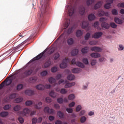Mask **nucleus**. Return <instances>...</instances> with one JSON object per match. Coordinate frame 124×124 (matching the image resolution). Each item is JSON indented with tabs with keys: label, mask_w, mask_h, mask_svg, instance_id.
<instances>
[{
	"label": "nucleus",
	"mask_w": 124,
	"mask_h": 124,
	"mask_svg": "<svg viewBox=\"0 0 124 124\" xmlns=\"http://www.w3.org/2000/svg\"><path fill=\"white\" fill-rule=\"evenodd\" d=\"M50 0H44L41 3L40 11L38 15V20L40 25H42L44 21V16L49 13L48 12L50 7L49 6Z\"/></svg>",
	"instance_id": "nucleus-1"
},
{
	"label": "nucleus",
	"mask_w": 124,
	"mask_h": 124,
	"mask_svg": "<svg viewBox=\"0 0 124 124\" xmlns=\"http://www.w3.org/2000/svg\"><path fill=\"white\" fill-rule=\"evenodd\" d=\"M48 51V49L46 48L42 52L37 55L36 57L32 59L27 64H29V63H31V62H33L35 61H38V60H40L42 58H46L45 56V53Z\"/></svg>",
	"instance_id": "nucleus-2"
},
{
	"label": "nucleus",
	"mask_w": 124,
	"mask_h": 124,
	"mask_svg": "<svg viewBox=\"0 0 124 124\" xmlns=\"http://www.w3.org/2000/svg\"><path fill=\"white\" fill-rule=\"evenodd\" d=\"M33 73V69L32 68H30L26 69L24 71L23 73L21 74V78L25 79V78H28L30 76H31V75Z\"/></svg>",
	"instance_id": "nucleus-3"
},
{
	"label": "nucleus",
	"mask_w": 124,
	"mask_h": 124,
	"mask_svg": "<svg viewBox=\"0 0 124 124\" xmlns=\"http://www.w3.org/2000/svg\"><path fill=\"white\" fill-rule=\"evenodd\" d=\"M38 31H39V27H37L35 28H34L32 30V31L31 32V34L30 37V38H33V37H35V36L37 33H38Z\"/></svg>",
	"instance_id": "nucleus-4"
},
{
	"label": "nucleus",
	"mask_w": 124,
	"mask_h": 124,
	"mask_svg": "<svg viewBox=\"0 0 124 124\" xmlns=\"http://www.w3.org/2000/svg\"><path fill=\"white\" fill-rule=\"evenodd\" d=\"M103 35V33L102 31L96 32L93 34V38H94V39H98V38H100Z\"/></svg>",
	"instance_id": "nucleus-5"
},
{
	"label": "nucleus",
	"mask_w": 124,
	"mask_h": 124,
	"mask_svg": "<svg viewBox=\"0 0 124 124\" xmlns=\"http://www.w3.org/2000/svg\"><path fill=\"white\" fill-rule=\"evenodd\" d=\"M68 60V59H65L62 61V62L60 65V68L63 69L67 67V63H66V62H67Z\"/></svg>",
	"instance_id": "nucleus-6"
},
{
	"label": "nucleus",
	"mask_w": 124,
	"mask_h": 124,
	"mask_svg": "<svg viewBox=\"0 0 124 124\" xmlns=\"http://www.w3.org/2000/svg\"><path fill=\"white\" fill-rule=\"evenodd\" d=\"M105 14L106 16H107L108 13V12L105 13V12L102 9L99 10L98 12V16H99V17H102L103 16H104Z\"/></svg>",
	"instance_id": "nucleus-7"
},
{
	"label": "nucleus",
	"mask_w": 124,
	"mask_h": 124,
	"mask_svg": "<svg viewBox=\"0 0 124 124\" xmlns=\"http://www.w3.org/2000/svg\"><path fill=\"white\" fill-rule=\"evenodd\" d=\"M114 21L115 23H116V24H117L118 25H123L124 23V21L122 19L117 17H114Z\"/></svg>",
	"instance_id": "nucleus-8"
},
{
	"label": "nucleus",
	"mask_w": 124,
	"mask_h": 124,
	"mask_svg": "<svg viewBox=\"0 0 124 124\" xmlns=\"http://www.w3.org/2000/svg\"><path fill=\"white\" fill-rule=\"evenodd\" d=\"M102 5V3L101 2V1H98L93 6V9L94 10H97V9L100 8Z\"/></svg>",
	"instance_id": "nucleus-9"
},
{
	"label": "nucleus",
	"mask_w": 124,
	"mask_h": 124,
	"mask_svg": "<svg viewBox=\"0 0 124 124\" xmlns=\"http://www.w3.org/2000/svg\"><path fill=\"white\" fill-rule=\"evenodd\" d=\"M101 27L105 29V30H109L110 29V25L107 22H102L101 24Z\"/></svg>",
	"instance_id": "nucleus-10"
},
{
	"label": "nucleus",
	"mask_w": 124,
	"mask_h": 124,
	"mask_svg": "<svg viewBox=\"0 0 124 124\" xmlns=\"http://www.w3.org/2000/svg\"><path fill=\"white\" fill-rule=\"evenodd\" d=\"M51 59L49 58L48 60L46 61L44 64V68H47V67H49V66L51 65Z\"/></svg>",
	"instance_id": "nucleus-11"
},
{
	"label": "nucleus",
	"mask_w": 124,
	"mask_h": 124,
	"mask_svg": "<svg viewBox=\"0 0 124 124\" xmlns=\"http://www.w3.org/2000/svg\"><path fill=\"white\" fill-rule=\"evenodd\" d=\"M91 51H94V52H101L102 49L98 46H93L91 48Z\"/></svg>",
	"instance_id": "nucleus-12"
},
{
	"label": "nucleus",
	"mask_w": 124,
	"mask_h": 124,
	"mask_svg": "<svg viewBox=\"0 0 124 124\" xmlns=\"http://www.w3.org/2000/svg\"><path fill=\"white\" fill-rule=\"evenodd\" d=\"M25 93L29 96H31V95L34 94V91L31 89L27 90L25 91Z\"/></svg>",
	"instance_id": "nucleus-13"
},
{
	"label": "nucleus",
	"mask_w": 124,
	"mask_h": 124,
	"mask_svg": "<svg viewBox=\"0 0 124 124\" xmlns=\"http://www.w3.org/2000/svg\"><path fill=\"white\" fill-rule=\"evenodd\" d=\"M79 14L83 16L85 14V12L86 11V9H85L84 7L81 6L79 8Z\"/></svg>",
	"instance_id": "nucleus-14"
},
{
	"label": "nucleus",
	"mask_w": 124,
	"mask_h": 124,
	"mask_svg": "<svg viewBox=\"0 0 124 124\" xmlns=\"http://www.w3.org/2000/svg\"><path fill=\"white\" fill-rule=\"evenodd\" d=\"M95 18V16L93 14H91L88 16V21H94Z\"/></svg>",
	"instance_id": "nucleus-15"
},
{
	"label": "nucleus",
	"mask_w": 124,
	"mask_h": 124,
	"mask_svg": "<svg viewBox=\"0 0 124 124\" xmlns=\"http://www.w3.org/2000/svg\"><path fill=\"white\" fill-rule=\"evenodd\" d=\"M89 27V22L87 21H84L82 22L81 24V28L82 29H87Z\"/></svg>",
	"instance_id": "nucleus-16"
},
{
	"label": "nucleus",
	"mask_w": 124,
	"mask_h": 124,
	"mask_svg": "<svg viewBox=\"0 0 124 124\" xmlns=\"http://www.w3.org/2000/svg\"><path fill=\"white\" fill-rule=\"evenodd\" d=\"M79 53V50L77 48L74 49L71 52V55L73 57H75L77 55H78Z\"/></svg>",
	"instance_id": "nucleus-17"
},
{
	"label": "nucleus",
	"mask_w": 124,
	"mask_h": 124,
	"mask_svg": "<svg viewBox=\"0 0 124 124\" xmlns=\"http://www.w3.org/2000/svg\"><path fill=\"white\" fill-rule=\"evenodd\" d=\"M75 10V8H74V7H71L68 10L69 16L71 17V16H72L73 15V14H74Z\"/></svg>",
	"instance_id": "nucleus-18"
},
{
	"label": "nucleus",
	"mask_w": 124,
	"mask_h": 124,
	"mask_svg": "<svg viewBox=\"0 0 124 124\" xmlns=\"http://www.w3.org/2000/svg\"><path fill=\"white\" fill-rule=\"evenodd\" d=\"M90 56L91 57H92V58H100V56H101L100 54L97 52L92 53L91 54Z\"/></svg>",
	"instance_id": "nucleus-19"
},
{
	"label": "nucleus",
	"mask_w": 124,
	"mask_h": 124,
	"mask_svg": "<svg viewBox=\"0 0 124 124\" xmlns=\"http://www.w3.org/2000/svg\"><path fill=\"white\" fill-rule=\"evenodd\" d=\"M83 35V32L81 30H78L76 32V36L77 37H81V36Z\"/></svg>",
	"instance_id": "nucleus-20"
},
{
	"label": "nucleus",
	"mask_w": 124,
	"mask_h": 124,
	"mask_svg": "<svg viewBox=\"0 0 124 124\" xmlns=\"http://www.w3.org/2000/svg\"><path fill=\"white\" fill-rule=\"evenodd\" d=\"M82 54H87L89 53V47L85 46L81 49Z\"/></svg>",
	"instance_id": "nucleus-21"
},
{
	"label": "nucleus",
	"mask_w": 124,
	"mask_h": 124,
	"mask_svg": "<svg viewBox=\"0 0 124 124\" xmlns=\"http://www.w3.org/2000/svg\"><path fill=\"white\" fill-rule=\"evenodd\" d=\"M72 73L77 74V73H80L81 72V69L79 68H75L72 69Z\"/></svg>",
	"instance_id": "nucleus-22"
},
{
	"label": "nucleus",
	"mask_w": 124,
	"mask_h": 124,
	"mask_svg": "<svg viewBox=\"0 0 124 124\" xmlns=\"http://www.w3.org/2000/svg\"><path fill=\"white\" fill-rule=\"evenodd\" d=\"M57 115L60 119H63L64 118V114H63L61 110L57 111Z\"/></svg>",
	"instance_id": "nucleus-23"
},
{
	"label": "nucleus",
	"mask_w": 124,
	"mask_h": 124,
	"mask_svg": "<svg viewBox=\"0 0 124 124\" xmlns=\"http://www.w3.org/2000/svg\"><path fill=\"white\" fill-rule=\"evenodd\" d=\"M35 88L37 90H39V91H43V90H44V85L39 84L36 85Z\"/></svg>",
	"instance_id": "nucleus-24"
},
{
	"label": "nucleus",
	"mask_w": 124,
	"mask_h": 124,
	"mask_svg": "<svg viewBox=\"0 0 124 124\" xmlns=\"http://www.w3.org/2000/svg\"><path fill=\"white\" fill-rule=\"evenodd\" d=\"M76 65L78 67H80V68H85V65L80 62H78L76 63Z\"/></svg>",
	"instance_id": "nucleus-25"
},
{
	"label": "nucleus",
	"mask_w": 124,
	"mask_h": 124,
	"mask_svg": "<svg viewBox=\"0 0 124 124\" xmlns=\"http://www.w3.org/2000/svg\"><path fill=\"white\" fill-rule=\"evenodd\" d=\"M8 115V112L6 111H3L0 113V116L2 118H5V117H7Z\"/></svg>",
	"instance_id": "nucleus-26"
},
{
	"label": "nucleus",
	"mask_w": 124,
	"mask_h": 124,
	"mask_svg": "<svg viewBox=\"0 0 124 124\" xmlns=\"http://www.w3.org/2000/svg\"><path fill=\"white\" fill-rule=\"evenodd\" d=\"M67 80L72 81L75 79V76L74 75H69L67 77Z\"/></svg>",
	"instance_id": "nucleus-27"
},
{
	"label": "nucleus",
	"mask_w": 124,
	"mask_h": 124,
	"mask_svg": "<svg viewBox=\"0 0 124 124\" xmlns=\"http://www.w3.org/2000/svg\"><path fill=\"white\" fill-rule=\"evenodd\" d=\"M48 82L50 84H54L56 83V79L51 77L48 78Z\"/></svg>",
	"instance_id": "nucleus-28"
},
{
	"label": "nucleus",
	"mask_w": 124,
	"mask_h": 124,
	"mask_svg": "<svg viewBox=\"0 0 124 124\" xmlns=\"http://www.w3.org/2000/svg\"><path fill=\"white\" fill-rule=\"evenodd\" d=\"M95 0H87L86 4L87 6H90V5H92L93 3H94Z\"/></svg>",
	"instance_id": "nucleus-29"
},
{
	"label": "nucleus",
	"mask_w": 124,
	"mask_h": 124,
	"mask_svg": "<svg viewBox=\"0 0 124 124\" xmlns=\"http://www.w3.org/2000/svg\"><path fill=\"white\" fill-rule=\"evenodd\" d=\"M42 102H39L38 103V104H36L34 106L35 109H41V107L40 106H42Z\"/></svg>",
	"instance_id": "nucleus-30"
},
{
	"label": "nucleus",
	"mask_w": 124,
	"mask_h": 124,
	"mask_svg": "<svg viewBox=\"0 0 124 124\" xmlns=\"http://www.w3.org/2000/svg\"><path fill=\"white\" fill-rule=\"evenodd\" d=\"M68 45H72L74 43V40L73 38H70L67 41Z\"/></svg>",
	"instance_id": "nucleus-31"
},
{
	"label": "nucleus",
	"mask_w": 124,
	"mask_h": 124,
	"mask_svg": "<svg viewBox=\"0 0 124 124\" xmlns=\"http://www.w3.org/2000/svg\"><path fill=\"white\" fill-rule=\"evenodd\" d=\"M24 99L22 97H18L15 99V102L16 103H20V102H22L23 101Z\"/></svg>",
	"instance_id": "nucleus-32"
},
{
	"label": "nucleus",
	"mask_w": 124,
	"mask_h": 124,
	"mask_svg": "<svg viewBox=\"0 0 124 124\" xmlns=\"http://www.w3.org/2000/svg\"><path fill=\"white\" fill-rule=\"evenodd\" d=\"M24 88L23 84H19L16 86V91H21Z\"/></svg>",
	"instance_id": "nucleus-33"
},
{
	"label": "nucleus",
	"mask_w": 124,
	"mask_h": 124,
	"mask_svg": "<svg viewBox=\"0 0 124 124\" xmlns=\"http://www.w3.org/2000/svg\"><path fill=\"white\" fill-rule=\"evenodd\" d=\"M86 121H87V117L86 116H82L81 117L80 121L81 124H84V123L86 122Z\"/></svg>",
	"instance_id": "nucleus-34"
},
{
	"label": "nucleus",
	"mask_w": 124,
	"mask_h": 124,
	"mask_svg": "<svg viewBox=\"0 0 124 124\" xmlns=\"http://www.w3.org/2000/svg\"><path fill=\"white\" fill-rule=\"evenodd\" d=\"M91 37V33L87 32L84 36L85 40H89Z\"/></svg>",
	"instance_id": "nucleus-35"
},
{
	"label": "nucleus",
	"mask_w": 124,
	"mask_h": 124,
	"mask_svg": "<svg viewBox=\"0 0 124 124\" xmlns=\"http://www.w3.org/2000/svg\"><path fill=\"white\" fill-rule=\"evenodd\" d=\"M16 93H11L9 96V99H14L16 98Z\"/></svg>",
	"instance_id": "nucleus-36"
},
{
	"label": "nucleus",
	"mask_w": 124,
	"mask_h": 124,
	"mask_svg": "<svg viewBox=\"0 0 124 124\" xmlns=\"http://www.w3.org/2000/svg\"><path fill=\"white\" fill-rule=\"evenodd\" d=\"M49 95L51 97L55 98L57 96V94L54 91H51L49 93Z\"/></svg>",
	"instance_id": "nucleus-37"
},
{
	"label": "nucleus",
	"mask_w": 124,
	"mask_h": 124,
	"mask_svg": "<svg viewBox=\"0 0 124 124\" xmlns=\"http://www.w3.org/2000/svg\"><path fill=\"white\" fill-rule=\"evenodd\" d=\"M13 109L15 111V112L20 111V110H21V106H20V105H16L14 108Z\"/></svg>",
	"instance_id": "nucleus-38"
},
{
	"label": "nucleus",
	"mask_w": 124,
	"mask_h": 124,
	"mask_svg": "<svg viewBox=\"0 0 124 124\" xmlns=\"http://www.w3.org/2000/svg\"><path fill=\"white\" fill-rule=\"evenodd\" d=\"M112 28V29H116L117 27H118V25L116 24V23L114 22H110L109 24V27Z\"/></svg>",
	"instance_id": "nucleus-39"
},
{
	"label": "nucleus",
	"mask_w": 124,
	"mask_h": 124,
	"mask_svg": "<svg viewBox=\"0 0 124 124\" xmlns=\"http://www.w3.org/2000/svg\"><path fill=\"white\" fill-rule=\"evenodd\" d=\"M44 112L45 113H47L48 114H50V108L49 107H46L44 108Z\"/></svg>",
	"instance_id": "nucleus-40"
},
{
	"label": "nucleus",
	"mask_w": 124,
	"mask_h": 124,
	"mask_svg": "<svg viewBox=\"0 0 124 124\" xmlns=\"http://www.w3.org/2000/svg\"><path fill=\"white\" fill-rule=\"evenodd\" d=\"M60 55L59 52H56L54 55V61H57L59 58H60Z\"/></svg>",
	"instance_id": "nucleus-41"
},
{
	"label": "nucleus",
	"mask_w": 124,
	"mask_h": 124,
	"mask_svg": "<svg viewBox=\"0 0 124 124\" xmlns=\"http://www.w3.org/2000/svg\"><path fill=\"white\" fill-rule=\"evenodd\" d=\"M57 102L59 104H62L63 103V98L60 97L57 99Z\"/></svg>",
	"instance_id": "nucleus-42"
},
{
	"label": "nucleus",
	"mask_w": 124,
	"mask_h": 124,
	"mask_svg": "<svg viewBox=\"0 0 124 124\" xmlns=\"http://www.w3.org/2000/svg\"><path fill=\"white\" fill-rule=\"evenodd\" d=\"M60 93H61V94H66V93H67V91L66 89L62 88L60 91Z\"/></svg>",
	"instance_id": "nucleus-43"
},
{
	"label": "nucleus",
	"mask_w": 124,
	"mask_h": 124,
	"mask_svg": "<svg viewBox=\"0 0 124 124\" xmlns=\"http://www.w3.org/2000/svg\"><path fill=\"white\" fill-rule=\"evenodd\" d=\"M48 74V71L47 70H45L41 72V76L44 77Z\"/></svg>",
	"instance_id": "nucleus-44"
},
{
	"label": "nucleus",
	"mask_w": 124,
	"mask_h": 124,
	"mask_svg": "<svg viewBox=\"0 0 124 124\" xmlns=\"http://www.w3.org/2000/svg\"><path fill=\"white\" fill-rule=\"evenodd\" d=\"M23 112L24 114H30L31 112V110L28 108H25L23 109Z\"/></svg>",
	"instance_id": "nucleus-45"
},
{
	"label": "nucleus",
	"mask_w": 124,
	"mask_h": 124,
	"mask_svg": "<svg viewBox=\"0 0 124 124\" xmlns=\"http://www.w3.org/2000/svg\"><path fill=\"white\" fill-rule=\"evenodd\" d=\"M58 71V67L54 66L51 69V72L52 73H55Z\"/></svg>",
	"instance_id": "nucleus-46"
},
{
	"label": "nucleus",
	"mask_w": 124,
	"mask_h": 124,
	"mask_svg": "<svg viewBox=\"0 0 124 124\" xmlns=\"http://www.w3.org/2000/svg\"><path fill=\"white\" fill-rule=\"evenodd\" d=\"M104 7L105 9H110L111 8V4L108 3L105 4Z\"/></svg>",
	"instance_id": "nucleus-47"
},
{
	"label": "nucleus",
	"mask_w": 124,
	"mask_h": 124,
	"mask_svg": "<svg viewBox=\"0 0 124 124\" xmlns=\"http://www.w3.org/2000/svg\"><path fill=\"white\" fill-rule=\"evenodd\" d=\"M82 62L86 64V65H88L89 64V60H88V58H83L82 59Z\"/></svg>",
	"instance_id": "nucleus-48"
},
{
	"label": "nucleus",
	"mask_w": 124,
	"mask_h": 124,
	"mask_svg": "<svg viewBox=\"0 0 124 124\" xmlns=\"http://www.w3.org/2000/svg\"><path fill=\"white\" fill-rule=\"evenodd\" d=\"M82 110V106L78 105L77 107L76 108V112H80Z\"/></svg>",
	"instance_id": "nucleus-49"
},
{
	"label": "nucleus",
	"mask_w": 124,
	"mask_h": 124,
	"mask_svg": "<svg viewBox=\"0 0 124 124\" xmlns=\"http://www.w3.org/2000/svg\"><path fill=\"white\" fill-rule=\"evenodd\" d=\"M68 98L69 100H73L75 98V95L74 94H71L68 96Z\"/></svg>",
	"instance_id": "nucleus-50"
},
{
	"label": "nucleus",
	"mask_w": 124,
	"mask_h": 124,
	"mask_svg": "<svg viewBox=\"0 0 124 124\" xmlns=\"http://www.w3.org/2000/svg\"><path fill=\"white\" fill-rule=\"evenodd\" d=\"M32 104H33L32 101L28 100L25 102V105L26 106H31V105H32Z\"/></svg>",
	"instance_id": "nucleus-51"
},
{
	"label": "nucleus",
	"mask_w": 124,
	"mask_h": 124,
	"mask_svg": "<svg viewBox=\"0 0 124 124\" xmlns=\"http://www.w3.org/2000/svg\"><path fill=\"white\" fill-rule=\"evenodd\" d=\"M111 13H112V15H118V10H117V9H113L111 10Z\"/></svg>",
	"instance_id": "nucleus-52"
},
{
	"label": "nucleus",
	"mask_w": 124,
	"mask_h": 124,
	"mask_svg": "<svg viewBox=\"0 0 124 124\" xmlns=\"http://www.w3.org/2000/svg\"><path fill=\"white\" fill-rule=\"evenodd\" d=\"M66 111L69 114H72V113H73V109L69 108H66Z\"/></svg>",
	"instance_id": "nucleus-53"
},
{
	"label": "nucleus",
	"mask_w": 124,
	"mask_h": 124,
	"mask_svg": "<svg viewBox=\"0 0 124 124\" xmlns=\"http://www.w3.org/2000/svg\"><path fill=\"white\" fill-rule=\"evenodd\" d=\"M73 30H74V27H72L70 28H69L67 31V33L70 34L72 33V32L73 31Z\"/></svg>",
	"instance_id": "nucleus-54"
},
{
	"label": "nucleus",
	"mask_w": 124,
	"mask_h": 124,
	"mask_svg": "<svg viewBox=\"0 0 124 124\" xmlns=\"http://www.w3.org/2000/svg\"><path fill=\"white\" fill-rule=\"evenodd\" d=\"M97 44V41L95 40L91 41L89 43V45H96Z\"/></svg>",
	"instance_id": "nucleus-55"
},
{
	"label": "nucleus",
	"mask_w": 124,
	"mask_h": 124,
	"mask_svg": "<svg viewBox=\"0 0 124 124\" xmlns=\"http://www.w3.org/2000/svg\"><path fill=\"white\" fill-rule=\"evenodd\" d=\"M10 108H11V105H6L3 107L4 110H8Z\"/></svg>",
	"instance_id": "nucleus-56"
},
{
	"label": "nucleus",
	"mask_w": 124,
	"mask_h": 124,
	"mask_svg": "<svg viewBox=\"0 0 124 124\" xmlns=\"http://www.w3.org/2000/svg\"><path fill=\"white\" fill-rule=\"evenodd\" d=\"M86 114V110H82L79 112V116L80 117H82V116H84Z\"/></svg>",
	"instance_id": "nucleus-57"
},
{
	"label": "nucleus",
	"mask_w": 124,
	"mask_h": 124,
	"mask_svg": "<svg viewBox=\"0 0 124 124\" xmlns=\"http://www.w3.org/2000/svg\"><path fill=\"white\" fill-rule=\"evenodd\" d=\"M12 83V79H9L6 81V86H9Z\"/></svg>",
	"instance_id": "nucleus-58"
},
{
	"label": "nucleus",
	"mask_w": 124,
	"mask_h": 124,
	"mask_svg": "<svg viewBox=\"0 0 124 124\" xmlns=\"http://www.w3.org/2000/svg\"><path fill=\"white\" fill-rule=\"evenodd\" d=\"M118 7H121V8H124V2H120L117 4Z\"/></svg>",
	"instance_id": "nucleus-59"
},
{
	"label": "nucleus",
	"mask_w": 124,
	"mask_h": 124,
	"mask_svg": "<svg viewBox=\"0 0 124 124\" xmlns=\"http://www.w3.org/2000/svg\"><path fill=\"white\" fill-rule=\"evenodd\" d=\"M97 62H96V60H93L91 61V64L92 65V66H93L94 65H95Z\"/></svg>",
	"instance_id": "nucleus-60"
},
{
	"label": "nucleus",
	"mask_w": 124,
	"mask_h": 124,
	"mask_svg": "<svg viewBox=\"0 0 124 124\" xmlns=\"http://www.w3.org/2000/svg\"><path fill=\"white\" fill-rule=\"evenodd\" d=\"M62 77V74H58L56 75V80H60Z\"/></svg>",
	"instance_id": "nucleus-61"
},
{
	"label": "nucleus",
	"mask_w": 124,
	"mask_h": 124,
	"mask_svg": "<svg viewBox=\"0 0 124 124\" xmlns=\"http://www.w3.org/2000/svg\"><path fill=\"white\" fill-rule=\"evenodd\" d=\"M37 124V118L34 117L32 119V124Z\"/></svg>",
	"instance_id": "nucleus-62"
},
{
	"label": "nucleus",
	"mask_w": 124,
	"mask_h": 124,
	"mask_svg": "<svg viewBox=\"0 0 124 124\" xmlns=\"http://www.w3.org/2000/svg\"><path fill=\"white\" fill-rule=\"evenodd\" d=\"M18 120L20 124H24V118L22 117H19L18 118Z\"/></svg>",
	"instance_id": "nucleus-63"
},
{
	"label": "nucleus",
	"mask_w": 124,
	"mask_h": 124,
	"mask_svg": "<svg viewBox=\"0 0 124 124\" xmlns=\"http://www.w3.org/2000/svg\"><path fill=\"white\" fill-rule=\"evenodd\" d=\"M118 51H123L124 49V45L120 44L119 45Z\"/></svg>",
	"instance_id": "nucleus-64"
}]
</instances>
